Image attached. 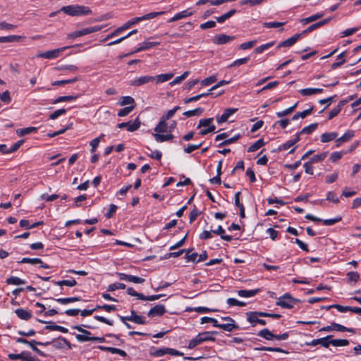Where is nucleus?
I'll list each match as a JSON object with an SVG mask.
<instances>
[{"mask_svg":"<svg viewBox=\"0 0 361 361\" xmlns=\"http://www.w3.org/2000/svg\"><path fill=\"white\" fill-rule=\"evenodd\" d=\"M61 11L71 16H87L92 14L91 9L82 5H70L63 6Z\"/></svg>","mask_w":361,"mask_h":361,"instance_id":"1","label":"nucleus"},{"mask_svg":"<svg viewBox=\"0 0 361 361\" xmlns=\"http://www.w3.org/2000/svg\"><path fill=\"white\" fill-rule=\"evenodd\" d=\"M215 331H204L200 333L194 338L191 339L188 343V348L192 349L202 342L207 341H214L215 338L211 335L215 334Z\"/></svg>","mask_w":361,"mask_h":361,"instance_id":"2","label":"nucleus"},{"mask_svg":"<svg viewBox=\"0 0 361 361\" xmlns=\"http://www.w3.org/2000/svg\"><path fill=\"white\" fill-rule=\"evenodd\" d=\"M213 118L201 119L197 126V128H202L200 131V135H205L209 133L214 132L216 129V126L213 124Z\"/></svg>","mask_w":361,"mask_h":361,"instance_id":"3","label":"nucleus"},{"mask_svg":"<svg viewBox=\"0 0 361 361\" xmlns=\"http://www.w3.org/2000/svg\"><path fill=\"white\" fill-rule=\"evenodd\" d=\"M264 315H266V312H250L247 313V321L252 326H255L256 324L265 325L267 324L266 321L259 318V317H264Z\"/></svg>","mask_w":361,"mask_h":361,"instance_id":"4","label":"nucleus"},{"mask_svg":"<svg viewBox=\"0 0 361 361\" xmlns=\"http://www.w3.org/2000/svg\"><path fill=\"white\" fill-rule=\"evenodd\" d=\"M296 301L297 300L291 297L290 294L286 293L278 299L276 305L283 308H291L295 304Z\"/></svg>","mask_w":361,"mask_h":361,"instance_id":"5","label":"nucleus"},{"mask_svg":"<svg viewBox=\"0 0 361 361\" xmlns=\"http://www.w3.org/2000/svg\"><path fill=\"white\" fill-rule=\"evenodd\" d=\"M71 47H63L56 49L47 51L46 52L39 53L37 55V57L44 59H55L59 57L62 51Z\"/></svg>","mask_w":361,"mask_h":361,"instance_id":"6","label":"nucleus"},{"mask_svg":"<svg viewBox=\"0 0 361 361\" xmlns=\"http://www.w3.org/2000/svg\"><path fill=\"white\" fill-rule=\"evenodd\" d=\"M154 81H155V77L150 75H144L130 80L129 84L131 86L138 87Z\"/></svg>","mask_w":361,"mask_h":361,"instance_id":"7","label":"nucleus"},{"mask_svg":"<svg viewBox=\"0 0 361 361\" xmlns=\"http://www.w3.org/2000/svg\"><path fill=\"white\" fill-rule=\"evenodd\" d=\"M73 328L82 333V334L76 335V339L80 342L91 341V338L93 337L90 336L91 333L89 331L82 329L80 326H75Z\"/></svg>","mask_w":361,"mask_h":361,"instance_id":"8","label":"nucleus"},{"mask_svg":"<svg viewBox=\"0 0 361 361\" xmlns=\"http://www.w3.org/2000/svg\"><path fill=\"white\" fill-rule=\"evenodd\" d=\"M140 126V121L139 118H136L133 122L129 121L126 123H121L118 124V128H127L130 132H133L137 130Z\"/></svg>","mask_w":361,"mask_h":361,"instance_id":"9","label":"nucleus"},{"mask_svg":"<svg viewBox=\"0 0 361 361\" xmlns=\"http://www.w3.org/2000/svg\"><path fill=\"white\" fill-rule=\"evenodd\" d=\"M8 357L11 360H18L20 359L23 361H35V358L31 356L30 353L27 351H23L20 354H13L11 353L8 355Z\"/></svg>","mask_w":361,"mask_h":361,"instance_id":"10","label":"nucleus"},{"mask_svg":"<svg viewBox=\"0 0 361 361\" xmlns=\"http://www.w3.org/2000/svg\"><path fill=\"white\" fill-rule=\"evenodd\" d=\"M165 312L166 309L164 305H157L149 311L148 316L150 317L161 316Z\"/></svg>","mask_w":361,"mask_h":361,"instance_id":"11","label":"nucleus"},{"mask_svg":"<svg viewBox=\"0 0 361 361\" xmlns=\"http://www.w3.org/2000/svg\"><path fill=\"white\" fill-rule=\"evenodd\" d=\"M237 111H238V109H235V108L226 109L224 111V114L221 116H217L216 117V121L219 123H221L226 122L228 120V118L231 115H233L234 113H235Z\"/></svg>","mask_w":361,"mask_h":361,"instance_id":"12","label":"nucleus"},{"mask_svg":"<svg viewBox=\"0 0 361 361\" xmlns=\"http://www.w3.org/2000/svg\"><path fill=\"white\" fill-rule=\"evenodd\" d=\"M302 36L301 33L295 34L291 37L284 40L283 42H281L278 46L277 49H279L282 47H290L293 45Z\"/></svg>","mask_w":361,"mask_h":361,"instance_id":"13","label":"nucleus"},{"mask_svg":"<svg viewBox=\"0 0 361 361\" xmlns=\"http://www.w3.org/2000/svg\"><path fill=\"white\" fill-rule=\"evenodd\" d=\"M233 36H229L224 34L219 35L213 39V42L216 44H224L234 39Z\"/></svg>","mask_w":361,"mask_h":361,"instance_id":"14","label":"nucleus"},{"mask_svg":"<svg viewBox=\"0 0 361 361\" xmlns=\"http://www.w3.org/2000/svg\"><path fill=\"white\" fill-rule=\"evenodd\" d=\"M332 336L329 335L324 338H321L318 339L312 340L310 343H307V345H322L325 348H328L329 346V339L331 338Z\"/></svg>","mask_w":361,"mask_h":361,"instance_id":"15","label":"nucleus"},{"mask_svg":"<svg viewBox=\"0 0 361 361\" xmlns=\"http://www.w3.org/2000/svg\"><path fill=\"white\" fill-rule=\"evenodd\" d=\"M192 15V12L190 11L189 9L184 10L181 12L176 13L173 18H171V19H169L168 20V23L175 22V21L179 20L182 18L190 16Z\"/></svg>","mask_w":361,"mask_h":361,"instance_id":"16","label":"nucleus"},{"mask_svg":"<svg viewBox=\"0 0 361 361\" xmlns=\"http://www.w3.org/2000/svg\"><path fill=\"white\" fill-rule=\"evenodd\" d=\"M354 135H355V134H354L353 130H349L346 131L345 133L343 136L336 139V142L337 143L336 146L339 147L342 142L349 141L353 137H354Z\"/></svg>","mask_w":361,"mask_h":361,"instance_id":"17","label":"nucleus"},{"mask_svg":"<svg viewBox=\"0 0 361 361\" xmlns=\"http://www.w3.org/2000/svg\"><path fill=\"white\" fill-rule=\"evenodd\" d=\"M216 327L226 331H232L234 329H238L239 326L235 324V322H228L226 324H219L216 325Z\"/></svg>","mask_w":361,"mask_h":361,"instance_id":"18","label":"nucleus"},{"mask_svg":"<svg viewBox=\"0 0 361 361\" xmlns=\"http://www.w3.org/2000/svg\"><path fill=\"white\" fill-rule=\"evenodd\" d=\"M15 312L20 319L25 321L29 320L32 317L30 312L22 308L16 310Z\"/></svg>","mask_w":361,"mask_h":361,"instance_id":"19","label":"nucleus"},{"mask_svg":"<svg viewBox=\"0 0 361 361\" xmlns=\"http://www.w3.org/2000/svg\"><path fill=\"white\" fill-rule=\"evenodd\" d=\"M299 134H297L295 137L293 139H290L288 140L286 142L283 144L281 146L279 147V150H286L289 149L290 147L294 145L296 142H298L300 140Z\"/></svg>","mask_w":361,"mask_h":361,"instance_id":"20","label":"nucleus"},{"mask_svg":"<svg viewBox=\"0 0 361 361\" xmlns=\"http://www.w3.org/2000/svg\"><path fill=\"white\" fill-rule=\"evenodd\" d=\"M259 289L255 290H240L238 291V294L239 296L243 298H250L255 296L258 292Z\"/></svg>","mask_w":361,"mask_h":361,"instance_id":"21","label":"nucleus"},{"mask_svg":"<svg viewBox=\"0 0 361 361\" xmlns=\"http://www.w3.org/2000/svg\"><path fill=\"white\" fill-rule=\"evenodd\" d=\"M338 137V133L336 132L325 133L321 135L322 142H327L336 139Z\"/></svg>","mask_w":361,"mask_h":361,"instance_id":"22","label":"nucleus"},{"mask_svg":"<svg viewBox=\"0 0 361 361\" xmlns=\"http://www.w3.org/2000/svg\"><path fill=\"white\" fill-rule=\"evenodd\" d=\"M153 136L156 141L159 142L171 140L173 138V135L172 134L162 135L160 133H154Z\"/></svg>","mask_w":361,"mask_h":361,"instance_id":"23","label":"nucleus"},{"mask_svg":"<svg viewBox=\"0 0 361 361\" xmlns=\"http://www.w3.org/2000/svg\"><path fill=\"white\" fill-rule=\"evenodd\" d=\"M159 44L160 43L159 42H148V41L144 42L142 43V46L138 47L134 52H138V51H141L143 50H146L151 47L158 46V45H159Z\"/></svg>","mask_w":361,"mask_h":361,"instance_id":"24","label":"nucleus"},{"mask_svg":"<svg viewBox=\"0 0 361 361\" xmlns=\"http://www.w3.org/2000/svg\"><path fill=\"white\" fill-rule=\"evenodd\" d=\"M154 131L157 133H165L168 131L167 123L165 120L161 118L159 123L154 128Z\"/></svg>","mask_w":361,"mask_h":361,"instance_id":"25","label":"nucleus"},{"mask_svg":"<svg viewBox=\"0 0 361 361\" xmlns=\"http://www.w3.org/2000/svg\"><path fill=\"white\" fill-rule=\"evenodd\" d=\"M51 343L56 348H63L65 345H67L68 348H71L70 343L66 338L62 337H59Z\"/></svg>","mask_w":361,"mask_h":361,"instance_id":"26","label":"nucleus"},{"mask_svg":"<svg viewBox=\"0 0 361 361\" xmlns=\"http://www.w3.org/2000/svg\"><path fill=\"white\" fill-rule=\"evenodd\" d=\"M101 29H102L101 26L96 25V26H93V27L83 28V29L79 30V32L81 34V36H84L86 35H89L91 33L99 31Z\"/></svg>","mask_w":361,"mask_h":361,"instance_id":"27","label":"nucleus"},{"mask_svg":"<svg viewBox=\"0 0 361 361\" xmlns=\"http://www.w3.org/2000/svg\"><path fill=\"white\" fill-rule=\"evenodd\" d=\"M258 336L268 341H271L274 338V334L268 329H264L259 331Z\"/></svg>","mask_w":361,"mask_h":361,"instance_id":"28","label":"nucleus"},{"mask_svg":"<svg viewBox=\"0 0 361 361\" xmlns=\"http://www.w3.org/2000/svg\"><path fill=\"white\" fill-rule=\"evenodd\" d=\"M173 77V73L160 74L155 77V81L156 83H161L171 80Z\"/></svg>","mask_w":361,"mask_h":361,"instance_id":"29","label":"nucleus"},{"mask_svg":"<svg viewBox=\"0 0 361 361\" xmlns=\"http://www.w3.org/2000/svg\"><path fill=\"white\" fill-rule=\"evenodd\" d=\"M22 37L18 35H11L6 37H0V43L13 42L19 41Z\"/></svg>","mask_w":361,"mask_h":361,"instance_id":"30","label":"nucleus"},{"mask_svg":"<svg viewBox=\"0 0 361 361\" xmlns=\"http://www.w3.org/2000/svg\"><path fill=\"white\" fill-rule=\"evenodd\" d=\"M78 97V95H69V96H61L56 99L53 104H58L63 102H70L75 100Z\"/></svg>","mask_w":361,"mask_h":361,"instance_id":"31","label":"nucleus"},{"mask_svg":"<svg viewBox=\"0 0 361 361\" xmlns=\"http://www.w3.org/2000/svg\"><path fill=\"white\" fill-rule=\"evenodd\" d=\"M130 313L133 314V322L137 324H145L147 323L145 318L137 315L134 310H131Z\"/></svg>","mask_w":361,"mask_h":361,"instance_id":"32","label":"nucleus"},{"mask_svg":"<svg viewBox=\"0 0 361 361\" xmlns=\"http://www.w3.org/2000/svg\"><path fill=\"white\" fill-rule=\"evenodd\" d=\"M235 12L236 11L235 9H232L219 17H216V20L218 23H224L226 20L230 18L232 16H233L235 13Z\"/></svg>","mask_w":361,"mask_h":361,"instance_id":"33","label":"nucleus"},{"mask_svg":"<svg viewBox=\"0 0 361 361\" xmlns=\"http://www.w3.org/2000/svg\"><path fill=\"white\" fill-rule=\"evenodd\" d=\"M324 16V13H317L314 15H312L308 18H303L301 20V23L304 25L307 24L309 23L313 22L314 20H317V19L321 18Z\"/></svg>","mask_w":361,"mask_h":361,"instance_id":"34","label":"nucleus"},{"mask_svg":"<svg viewBox=\"0 0 361 361\" xmlns=\"http://www.w3.org/2000/svg\"><path fill=\"white\" fill-rule=\"evenodd\" d=\"M45 329H47V330H50V331H59L62 333H67L68 332V329L63 326H59V325H56V324H54V323H52L50 325H47L44 327Z\"/></svg>","mask_w":361,"mask_h":361,"instance_id":"35","label":"nucleus"},{"mask_svg":"<svg viewBox=\"0 0 361 361\" xmlns=\"http://www.w3.org/2000/svg\"><path fill=\"white\" fill-rule=\"evenodd\" d=\"M202 112H203V109L198 107L193 110L185 111L183 113V115L187 117H192V116H200L202 114Z\"/></svg>","mask_w":361,"mask_h":361,"instance_id":"36","label":"nucleus"},{"mask_svg":"<svg viewBox=\"0 0 361 361\" xmlns=\"http://www.w3.org/2000/svg\"><path fill=\"white\" fill-rule=\"evenodd\" d=\"M329 343L334 346H346L349 344V341L346 339H333L329 341Z\"/></svg>","mask_w":361,"mask_h":361,"instance_id":"37","label":"nucleus"},{"mask_svg":"<svg viewBox=\"0 0 361 361\" xmlns=\"http://www.w3.org/2000/svg\"><path fill=\"white\" fill-rule=\"evenodd\" d=\"M264 145V142L262 139L258 140L257 142L250 145L248 148V152H253L259 149Z\"/></svg>","mask_w":361,"mask_h":361,"instance_id":"38","label":"nucleus"},{"mask_svg":"<svg viewBox=\"0 0 361 361\" xmlns=\"http://www.w3.org/2000/svg\"><path fill=\"white\" fill-rule=\"evenodd\" d=\"M317 123H312L308 126L303 128L298 134L299 135L301 134H310L317 129Z\"/></svg>","mask_w":361,"mask_h":361,"instance_id":"39","label":"nucleus"},{"mask_svg":"<svg viewBox=\"0 0 361 361\" xmlns=\"http://www.w3.org/2000/svg\"><path fill=\"white\" fill-rule=\"evenodd\" d=\"M17 342L18 343H25V344H28V345H31L32 343H35V345H49L50 343L49 342H47V343H41V342H37L35 340H32L31 341H29L25 338H17Z\"/></svg>","mask_w":361,"mask_h":361,"instance_id":"40","label":"nucleus"},{"mask_svg":"<svg viewBox=\"0 0 361 361\" xmlns=\"http://www.w3.org/2000/svg\"><path fill=\"white\" fill-rule=\"evenodd\" d=\"M6 283L8 284H12V285H21V284H25V281L17 276H11V277L7 279Z\"/></svg>","mask_w":361,"mask_h":361,"instance_id":"41","label":"nucleus"},{"mask_svg":"<svg viewBox=\"0 0 361 361\" xmlns=\"http://www.w3.org/2000/svg\"><path fill=\"white\" fill-rule=\"evenodd\" d=\"M37 128L35 127H28L25 128L19 129L17 130V134L20 136H24L27 134H30L33 132H35Z\"/></svg>","mask_w":361,"mask_h":361,"instance_id":"42","label":"nucleus"},{"mask_svg":"<svg viewBox=\"0 0 361 361\" xmlns=\"http://www.w3.org/2000/svg\"><path fill=\"white\" fill-rule=\"evenodd\" d=\"M164 13H165L164 11L151 12V13H149L147 14H145V15L141 16L140 18H142V20H150L155 17L159 16Z\"/></svg>","mask_w":361,"mask_h":361,"instance_id":"43","label":"nucleus"},{"mask_svg":"<svg viewBox=\"0 0 361 361\" xmlns=\"http://www.w3.org/2000/svg\"><path fill=\"white\" fill-rule=\"evenodd\" d=\"M240 137V134H238L229 139H226L225 140H224L222 142H221L218 147H222V146H226V145H228L230 144H232L235 142H236L239 138Z\"/></svg>","mask_w":361,"mask_h":361,"instance_id":"44","label":"nucleus"},{"mask_svg":"<svg viewBox=\"0 0 361 361\" xmlns=\"http://www.w3.org/2000/svg\"><path fill=\"white\" fill-rule=\"evenodd\" d=\"M55 284L57 286H67L73 287V286H75L77 284V283L75 279H72V280H63V281H57V282H55Z\"/></svg>","mask_w":361,"mask_h":361,"instance_id":"45","label":"nucleus"},{"mask_svg":"<svg viewBox=\"0 0 361 361\" xmlns=\"http://www.w3.org/2000/svg\"><path fill=\"white\" fill-rule=\"evenodd\" d=\"M327 155H328L327 152L321 153L319 154L314 155L310 159V161L312 163L322 161L327 157Z\"/></svg>","mask_w":361,"mask_h":361,"instance_id":"46","label":"nucleus"},{"mask_svg":"<svg viewBox=\"0 0 361 361\" xmlns=\"http://www.w3.org/2000/svg\"><path fill=\"white\" fill-rule=\"evenodd\" d=\"M189 73H190L189 71H185L180 76L176 77L173 81H171L170 82V85L171 86H173L176 84H178V83L181 82L183 80H185L189 75Z\"/></svg>","mask_w":361,"mask_h":361,"instance_id":"47","label":"nucleus"},{"mask_svg":"<svg viewBox=\"0 0 361 361\" xmlns=\"http://www.w3.org/2000/svg\"><path fill=\"white\" fill-rule=\"evenodd\" d=\"M20 263H29L31 264H42V261L39 258H23Z\"/></svg>","mask_w":361,"mask_h":361,"instance_id":"48","label":"nucleus"},{"mask_svg":"<svg viewBox=\"0 0 361 361\" xmlns=\"http://www.w3.org/2000/svg\"><path fill=\"white\" fill-rule=\"evenodd\" d=\"M332 325L334 326V329L336 331H348V332H352V333L355 332L354 329L347 328V327L342 326L339 324L332 323Z\"/></svg>","mask_w":361,"mask_h":361,"instance_id":"49","label":"nucleus"},{"mask_svg":"<svg viewBox=\"0 0 361 361\" xmlns=\"http://www.w3.org/2000/svg\"><path fill=\"white\" fill-rule=\"evenodd\" d=\"M56 300L61 304L65 305V304H68L69 302L79 301L80 298L78 297H72V298H58Z\"/></svg>","mask_w":361,"mask_h":361,"instance_id":"50","label":"nucleus"},{"mask_svg":"<svg viewBox=\"0 0 361 361\" xmlns=\"http://www.w3.org/2000/svg\"><path fill=\"white\" fill-rule=\"evenodd\" d=\"M78 78L77 77H75V78H73L69 79V80H57V81H54V82H52V85H63L66 84H71V83H73V82L78 81Z\"/></svg>","mask_w":361,"mask_h":361,"instance_id":"51","label":"nucleus"},{"mask_svg":"<svg viewBox=\"0 0 361 361\" xmlns=\"http://www.w3.org/2000/svg\"><path fill=\"white\" fill-rule=\"evenodd\" d=\"M125 288H126V285L124 283H115L110 284L107 288V290L112 292V291L116 290V289H124Z\"/></svg>","mask_w":361,"mask_h":361,"instance_id":"52","label":"nucleus"},{"mask_svg":"<svg viewBox=\"0 0 361 361\" xmlns=\"http://www.w3.org/2000/svg\"><path fill=\"white\" fill-rule=\"evenodd\" d=\"M142 21V18L140 17L134 18L128 21H127L126 23L123 25V27H125V30L128 29L132 25Z\"/></svg>","mask_w":361,"mask_h":361,"instance_id":"53","label":"nucleus"},{"mask_svg":"<svg viewBox=\"0 0 361 361\" xmlns=\"http://www.w3.org/2000/svg\"><path fill=\"white\" fill-rule=\"evenodd\" d=\"M217 80V78L216 75H212L210 77H208L201 81V85L202 86H207L209 85L214 82H215Z\"/></svg>","mask_w":361,"mask_h":361,"instance_id":"54","label":"nucleus"},{"mask_svg":"<svg viewBox=\"0 0 361 361\" xmlns=\"http://www.w3.org/2000/svg\"><path fill=\"white\" fill-rule=\"evenodd\" d=\"M341 109L342 104H338L336 106L333 108L329 112V119H331L336 116H337L340 113Z\"/></svg>","mask_w":361,"mask_h":361,"instance_id":"55","label":"nucleus"},{"mask_svg":"<svg viewBox=\"0 0 361 361\" xmlns=\"http://www.w3.org/2000/svg\"><path fill=\"white\" fill-rule=\"evenodd\" d=\"M286 24L285 22H269L264 23L263 26L267 28L279 27Z\"/></svg>","mask_w":361,"mask_h":361,"instance_id":"56","label":"nucleus"},{"mask_svg":"<svg viewBox=\"0 0 361 361\" xmlns=\"http://www.w3.org/2000/svg\"><path fill=\"white\" fill-rule=\"evenodd\" d=\"M0 99L1 102L8 104L11 101V97L10 96V92L8 90L0 94Z\"/></svg>","mask_w":361,"mask_h":361,"instance_id":"57","label":"nucleus"},{"mask_svg":"<svg viewBox=\"0 0 361 361\" xmlns=\"http://www.w3.org/2000/svg\"><path fill=\"white\" fill-rule=\"evenodd\" d=\"M66 113V109H60L49 115V119L54 120L57 118L59 116L63 115Z\"/></svg>","mask_w":361,"mask_h":361,"instance_id":"58","label":"nucleus"},{"mask_svg":"<svg viewBox=\"0 0 361 361\" xmlns=\"http://www.w3.org/2000/svg\"><path fill=\"white\" fill-rule=\"evenodd\" d=\"M178 109H180V106H175L173 109L168 111L167 113L161 117V118L166 121L167 120L170 119L172 116H173L175 113Z\"/></svg>","mask_w":361,"mask_h":361,"instance_id":"59","label":"nucleus"},{"mask_svg":"<svg viewBox=\"0 0 361 361\" xmlns=\"http://www.w3.org/2000/svg\"><path fill=\"white\" fill-rule=\"evenodd\" d=\"M104 134H102L99 137H96L95 139L92 140L91 142H90V146L92 147L91 148V152H94L97 147H98L99 144V142H100V140L102 137H104Z\"/></svg>","mask_w":361,"mask_h":361,"instance_id":"60","label":"nucleus"},{"mask_svg":"<svg viewBox=\"0 0 361 361\" xmlns=\"http://www.w3.org/2000/svg\"><path fill=\"white\" fill-rule=\"evenodd\" d=\"M274 44V42H269V43H267V44H262V45L257 47L255 49V51L256 53L260 54V53L263 52L264 51L268 49L271 47H272Z\"/></svg>","mask_w":361,"mask_h":361,"instance_id":"61","label":"nucleus"},{"mask_svg":"<svg viewBox=\"0 0 361 361\" xmlns=\"http://www.w3.org/2000/svg\"><path fill=\"white\" fill-rule=\"evenodd\" d=\"M133 106L123 108L118 111V116L121 117L125 116L129 114L133 110Z\"/></svg>","mask_w":361,"mask_h":361,"instance_id":"62","label":"nucleus"},{"mask_svg":"<svg viewBox=\"0 0 361 361\" xmlns=\"http://www.w3.org/2000/svg\"><path fill=\"white\" fill-rule=\"evenodd\" d=\"M191 250H186L185 258L187 259L188 261H191V262H197V257H198V255L196 252H193L192 254H190Z\"/></svg>","mask_w":361,"mask_h":361,"instance_id":"63","label":"nucleus"},{"mask_svg":"<svg viewBox=\"0 0 361 361\" xmlns=\"http://www.w3.org/2000/svg\"><path fill=\"white\" fill-rule=\"evenodd\" d=\"M250 61V57H245L240 59H237L234 61L229 66L233 67V66H239L242 64H245L247 63Z\"/></svg>","mask_w":361,"mask_h":361,"instance_id":"64","label":"nucleus"}]
</instances>
